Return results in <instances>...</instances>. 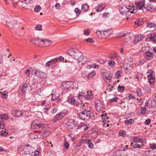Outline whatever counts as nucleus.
<instances>
[{"label": "nucleus", "instance_id": "1", "mask_svg": "<svg viewBox=\"0 0 156 156\" xmlns=\"http://www.w3.org/2000/svg\"><path fill=\"white\" fill-rule=\"evenodd\" d=\"M67 54L70 55L73 58L78 60L79 57L81 56V53L77 49H72L68 51Z\"/></svg>", "mask_w": 156, "mask_h": 156}, {"label": "nucleus", "instance_id": "2", "mask_svg": "<svg viewBox=\"0 0 156 156\" xmlns=\"http://www.w3.org/2000/svg\"><path fill=\"white\" fill-rule=\"evenodd\" d=\"M31 128L33 129H37L38 131L42 130L44 127V125L41 124L38 120H35L32 122L31 125Z\"/></svg>", "mask_w": 156, "mask_h": 156}, {"label": "nucleus", "instance_id": "3", "mask_svg": "<svg viewBox=\"0 0 156 156\" xmlns=\"http://www.w3.org/2000/svg\"><path fill=\"white\" fill-rule=\"evenodd\" d=\"M79 116L83 120L88 119L91 116V112L89 110H84L79 113Z\"/></svg>", "mask_w": 156, "mask_h": 156}, {"label": "nucleus", "instance_id": "4", "mask_svg": "<svg viewBox=\"0 0 156 156\" xmlns=\"http://www.w3.org/2000/svg\"><path fill=\"white\" fill-rule=\"evenodd\" d=\"M105 82H110L112 79L113 74L110 72H103L101 74Z\"/></svg>", "mask_w": 156, "mask_h": 156}, {"label": "nucleus", "instance_id": "5", "mask_svg": "<svg viewBox=\"0 0 156 156\" xmlns=\"http://www.w3.org/2000/svg\"><path fill=\"white\" fill-rule=\"evenodd\" d=\"M33 74L39 78H45L46 77V74L45 73L42 72L38 70H33Z\"/></svg>", "mask_w": 156, "mask_h": 156}, {"label": "nucleus", "instance_id": "6", "mask_svg": "<svg viewBox=\"0 0 156 156\" xmlns=\"http://www.w3.org/2000/svg\"><path fill=\"white\" fill-rule=\"evenodd\" d=\"M42 130H43L42 133L41 134H39L37 135V137L40 139H42L48 136L50 134L51 132L50 131L47 130L45 128V127H44V128Z\"/></svg>", "mask_w": 156, "mask_h": 156}, {"label": "nucleus", "instance_id": "7", "mask_svg": "<svg viewBox=\"0 0 156 156\" xmlns=\"http://www.w3.org/2000/svg\"><path fill=\"white\" fill-rule=\"evenodd\" d=\"M154 72L152 71H150V74L147 76V78L149 80V83L151 84H152L155 81V77Z\"/></svg>", "mask_w": 156, "mask_h": 156}, {"label": "nucleus", "instance_id": "8", "mask_svg": "<svg viewBox=\"0 0 156 156\" xmlns=\"http://www.w3.org/2000/svg\"><path fill=\"white\" fill-rule=\"evenodd\" d=\"M71 83V82L69 81L63 82L61 85V87L63 90H67L70 88Z\"/></svg>", "mask_w": 156, "mask_h": 156}, {"label": "nucleus", "instance_id": "9", "mask_svg": "<svg viewBox=\"0 0 156 156\" xmlns=\"http://www.w3.org/2000/svg\"><path fill=\"white\" fill-rule=\"evenodd\" d=\"M128 154L127 152H123L122 151L117 150L114 153V156H128Z\"/></svg>", "mask_w": 156, "mask_h": 156}, {"label": "nucleus", "instance_id": "10", "mask_svg": "<svg viewBox=\"0 0 156 156\" xmlns=\"http://www.w3.org/2000/svg\"><path fill=\"white\" fill-rule=\"evenodd\" d=\"M66 112H61L57 114L54 117V121L56 120H58L63 118L66 114Z\"/></svg>", "mask_w": 156, "mask_h": 156}, {"label": "nucleus", "instance_id": "11", "mask_svg": "<svg viewBox=\"0 0 156 156\" xmlns=\"http://www.w3.org/2000/svg\"><path fill=\"white\" fill-rule=\"evenodd\" d=\"M144 37L143 35H139L136 36L134 41V43L135 44H137L140 41L143 40Z\"/></svg>", "mask_w": 156, "mask_h": 156}, {"label": "nucleus", "instance_id": "12", "mask_svg": "<svg viewBox=\"0 0 156 156\" xmlns=\"http://www.w3.org/2000/svg\"><path fill=\"white\" fill-rule=\"evenodd\" d=\"M95 106L97 110L100 111L103 108V105L101 101L99 100H96L95 101Z\"/></svg>", "mask_w": 156, "mask_h": 156}, {"label": "nucleus", "instance_id": "13", "mask_svg": "<svg viewBox=\"0 0 156 156\" xmlns=\"http://www.w3.org/2000/svg\"><path fill=\"white\" fill-rule=\"evenodd\" d=\"M135 4L137 7V8L140 10H143L144 9V3L143 1H140L137 3L136 2Z\"/></svg>", "mask_w": 156, "mask_h": 156}, {"label": "nucleus", "instance_id": "14", "mask_svg": "<svg viewBox=\"0 0 156 156\" xmlns=\"http://www.w3.org/2000/svg\"><path fill=\"white\" fill-rule=\"evenodd\" d=\"M96 34L98 36L102 38H105V36L104 30H98L96 32Z\"/></svg>", "mask_w": 156, "mask_h": 156}, {"label": "nucleus", "instance_id": "15", "mask_svg": "<svg viewBox=\"0 0 156 156\" xmlns=\"http://www.w3.org/2000/svg\"><path fill=\"white\" fill-rule=\"evenodd\" d=\"M105 37H107L110 36L112 33L113 30L112 29H109L104 30Z\"/></svg>", "mask_w": 156, "mask_h": 156}, {"label": "nucleus", "instance_id": "16", "mask_svg": "<svg viewBox=\"0 0 156 156\" xmlns=\"http://www.w3.org/2000/svg\"><path fill=\"white\" fill-rule=\"evenodd\" d=\"M126 8L131 13H135L137 11V9H134V7L133 5L127 6Z\"/></svg>", "mask_w": 156, "mask_h": 156}, {"label": "nucleus", "instance_id": "17", "mask_svg": "<svg viewBox=\"0 0 156 156\" xmlns=\"http://www.w3.org/2000/svg\"><path fill=\"white\" fill-rule=\"evenodd\" d=\"M148 38L154 42L156 43V34H152L149 35Z\"/></svg>", "mask_w": 156, "mask_h": 156}, {"label": "nucleus", "instance_id": "18", "mask_svg": "<svg viewBox=\"0 0 156 156\" xmlns=\"http://www.w3.org/2000/svg\"><path fill=\"white\" fill-rule=\"evenodd\" d=\"M93 98L92 94L91 91H87V94L86 96H85L84 99L86 100L89 99H91Z\"/></svg>", "mask_w": 156, "mask_h": 156}, {"label": "nucleus", "instance_id": "19", "mask_svg": "<svg viewBox=\"0 0 156 156\" xmlns=\"http://www.w3.org/2000/svg\"><path fill=\"white\" fill-rule=\"evenodd\" d=\"M145 57L147 59H151L153 57V55L150 51H146L144 53Z\"/></svg>", "mask_w": 156, "mask_h": 156}, {"label": "nucleus", "instance_id": "20", "mask_svg": "<svg viewBox=\"0 0 156 156\" xmlns=\"http://www.w3.org/2000/svg\"><path fill=\"white\" fill-rule=\"evenodd\" d=\"M30 86L28 83H24L23 84L21 90L23 93H25L26 90L29 89Z\"/></svg>", "mask_w": 156, "mask_h": 156}, {"label": "nucleus", "instance_id": "21", "mask_svg": "<svg viewBox=\"0 0 156 156\" xmlns=\"http://www.w3.org/2000/svg\"><path fill=\"white\" fill-rule=\"evenodd\" d=\"M156 102L153 100V101L151 100L148 101L147 103V105L150 108H151L154 106L155 105Z\"/></svg>", "mask_w": 156, "mask_h": 156}, {"label": "nucleus", "instance_id": "22", "mask_svg": "<svg viewBox=\"0 0 156 156\" xmlns=\"http://www.w3.org/2000/svg\"><path fill=\"white\" fill-rule=\"evenodd\" d=\"M89 9V5L87 4H83L81 7V10L83 12H86Z\"/></svg>", "mask_w": 156, "mask_h": 156}, {"label": "nucleus", "instance_id": "23", "mask_svg": "<svg viewBox=\"0 0 156 156\" xmlns=\"http://www.w3.org/2000/svg\"><path fill=\"white\" fill-rule=\"evenodd\" d=\"M122 73V70H119L117 71L115 74V78L116 79L120 78L121 77V74Z\"/></svg>", "mask_w": 156, "mask_h": 156}, {"label": "nucleus", "instance_id": "24", "mask_svg": "<svg viewBox=\"0 0 156 156\" xmlns=\"http://www.w3.org/2000/svg\"><path fill=\"white\" fill-rule=\"evenodd\" d=\"M130 144L134 149L140 148V145L136 143H131Z\"/></svg>", "mask_w": 156, "mask_h": 156}, {"label": "nucleus", "instance_id": "25", "mask_svg": "<svg viewBox=\"0 0 156 156\" xmlns=\"http://www.w3.org/2000/svg\"><path fill=\"white\" fill-rule=\"evenodd\" d=\"M121 35L122 37H127L124 40V41L125 42H127L130 41V37H129V36H128V34H127V33H124L122 34Z\"/></svg>", "mask_w": 156, "mask_h": 156}, {"label": "nucleus", "instance_id": "26", "mask_svg": "<svg viewBox=\"0 0 156 156\" xmlns=\"http://www.w3.org/2000/svg\"><path fill=\"white\" fill-rule=\"evenodd\" d=\"M67 102L72 105H74L76 102V100L73 98H69L67 100Z\"/></svg>", "mask_w": 156, "mask_h": 156}, {"label": "nucleus", "instance_id": "27", "mask_svg": "<svg viewBox=\"0 0 156 156\" xmlns=\"http://www.w3.org/2000/svg\"><path fill=\"white\" fill-rule=\"evenodd\" d=\"M40 38H36L30 40V41L32 44H36L37 43H39Z\"/></svg>", "mask_w": 156, "mask_h": 156}, {"label": "nucleus", "instance_id": "28", "mask_svg": "<svg viewBox=\"0 0 156 156\" xmlns=\"http://www.w3.org/2000/svg\"><path fill=\"white\" fill-rule=\"evenodd\" d=\"M153 6L150 4L145 5L144 7V9H146L148 11H151L153 9Z\"/></svg>", "mask_w": 156, "mask_h": 156}, {"label": "nucleus", "instance_id": "29", "mask_svg": "<svg viewBox=\"0 0 156 156\" xmlns=\"http://www.w3.org/2000/svg\"><path fill=\"white\" fill-rule=\"evenodd\" d=\"M0 118L2 120H6L8 119V115L6 114H2L0 115Z\"/></svg>", "mask_w": 156, "mask_h": 156}, {"label": "nucleus", "instance_id": "30", "mask_svg": "<svg viewBox=\"0 0 156 156\" xmlns=\"http://www.w3.org/2000/svg\"><path fill=\"white\" fill-rule=\"evenodd\" d=\"M15 113V116L17 117H21L22 115V113L20 111H14Z\"/></svg>", "mask_w": 156, "mask_h": 156}, {"label": "nucleus", "instance_id": "31", "mask_svg": "<svg viewBox=\"0 0 156 156\" xmlns=\"http://www.w3.org/2000/svg\"><path fill=\"white\" fill-rule=\"evenodd\" d=\"M104 9V8L101 5H99L96 7V10L97 12H101Z\"/></svg>", "mask_w": 156, "mask_h": 156}, {"label": "nucleus", "instance_id": "32", "mask_svg": "<svg viewBox=\"0 0 156 156\" xmlns=\"http://www.w3.org/2000/svg\"><path fill=\"white\" fill-rule=\"evenodd\" d=\"M78 60V61L79 62L84 61V62L86 61V58L85 57L82 55V53H81V56L79 57V58Z\"/></svg>", "mask_w": 156, "mask_h": 156}, {"label": "nucleus", "instance_id": "33", "mask_svg": "<svg viewBox=\"0 0 156 156\" xmlns=\"http://www.w3.org/2000/svg\"><path fill=\"white\" fill-rule=\"evenodd\" d=\"M79 127H80V129L83 131L87 130L88 129V126L86 125L83 124H82L79 126Z\"/></svg>", "mask_w": 156, "mask_h": 156}, {"label": "nucleus", "instance_id": "34", "mask_svg": "<svg viewBox=\"0 0 156 156\" xmlns=\"http://www.w3.org/2000/svg\"><path fill=\"white\" fill-rule=\"evenodd\" d=\"M133 140L135 143H141L142 142V139H140L137 137H135L133 138Z\"/></svg>", "mask_w": 156, "mask_h": 156}, {"label": "nucleus", "instance_id": "35", "mask_svg": "<svg viewBox=\"0 0 156 156\" xmlns=\"http://www.w3.org/2000/svg\"><path fill=\"white\" fill-rule=\"evenodd\" d=\"M31 149L32 147H31L30 148H27L25 151V154H29L31 153H32V151Z\"/></svg>", "mask_w": 156, "mask_h": 156}, {"label": "nucleus", "instance_id": "36", "mask_svg": "<svg viewBox=\"0 0 156 156\" xmlns=\"http://www.w3.org/2000/svg\"><path fill=\"white\" fill-rule=\"evenodd\" d=\"M132 67L131 64H125L124 66V68L126 70L131 69Z\"/></svg>", "mask_w": 156, "mask_h": 156}, {"label": "nucleus", "instance_id": "37", "mask_svg": "<svg viewBox=\"0 0 156 156\" xmlns=\"http://www.w3.org/2000/svg\"><path fill=\"white\" fill-rule=\"evenodd\" d=\"M135 23L138 26H140L143 23V22L141 19H139L137 21H135Z\"/></svg>", "mask_w": 156, "mask_h": 156}, {"label": "nucleus", "instance_id": "38", "mask_svg": "<svg viewBox=\"0 0 156 156\" xmlns=\"http://www.w3.org/2000/svg\"><path fill=\"white\" fill-rule=\"evenodd\" d=\"M146 108L145 107H141L140 110L141 115H144L146 112Z\"/></svg>", "mask_w": 156, "mask_h": 156}, {"label": "nucleus", "instance_id": "39", "mask_svg": "<svg viewBox=\"0 0 156 156\" xmlns=\"http://www.w3.org/2000/svg\"><path fill=\"white\" fill-rule=\"evenodd\" d=\"M83 32L85 35L88 36L90 34V30L89 29L87 28L85 29L84 30Z\"/></svg>", "mask_w": 156, "mask_h": 156}, {"label": "nucleus", "instance_id": "40", "mask_svg": "<svg viewBox=\"0 0 156 156\" xmlns=\"http://www.w3.org/2000/svg\"><path fill=\"white\" fill-rule=\"evenodd\" d=\"M126 98L127 100H130L131 99H133L134 100L136 99L135 96L134 95H132L130 94H128V96H127Z\"/></svg>", "mask_w": 156, "mask_h": 156}, {"label": "nucleus", "instance_id": "41", "mask_svg": "<svg viewBox=\"0 0 156 156\" xmlns=\"http://www.w3.org/2000/svg\"><path fill=\"white\" fill-rule=\"evenodd\" d=\"M148 49V47L147 46L143 47L141 49L140 51L144 54L146 51H147Z\"/></svg>", "mask_w": 156, "mask_h": 156}, {"label": "nucleus", "instance_id": "42", "mask_svg": "<svg viewBox=\"0 0 156 156\" xmlns=\"http://www.w3.org/2000/svg\"><path fill=\"white\" fill-rule=\"evenodd\" d=\"M134 122V120L132 119H130L129 120H125V123L126 124L128 125L129 124L133 123Z\"/></svg>", "mask_w": 156, "mask_h": 156}, {"label": "nucleus", "instance_id": "43", "mask_svg": "<svg viewBox=\"0 0 156 156\" xmlns=\"http://www.w3.org/2000/svg\"><path fill=\"white\" fill-rule=\"evenodd\" d=\"M69 143L66 141L65 140L63 144L64 147H65L66 149H67L69 148Z\"/></svg>", "mask_w": 156, "mask_h": 156}, {"label": "nucleus", "instance_id": "44", "mask_svg": "<svg viewBox=\"0 0 156 156\" xmlns=\"http://www.w3.org/2000/svg\"><path fill=\"white\" fill-rule=\"evenodd\" d=\"M39 45L40 47H42L44 45V40H43L42 39H40L39 41Z\"/></svg>", "mask_w": 156, "mask_h": 156}, {"label": "nucleus", "instance_id": "45", "mask_svg": "<svg viewBox=\"0 0 156 156\" xmlns=\"http://www.w3.org/2000/svg\"><path fill=\"white\" fill-rule=\"evenodd\" d=\"M51 41L48 40H44V46H48L51 44Z\"/></svg>", "mask_w": 156, "mask_h": 156}, {"label": "nucleus", "instance_id": "46", "mask_svg": "<svg viewBox=\"0 0 156 156\" xmlns=\"http://www.w3.org/2000/svg\"><path fill=\"white\" fill-rule=\"evenodd\" d=\"M108 64L109 66L112 67H114L115 66V62L113 61H109L108 62Z\"/></svg>", "mask_w": 156, "mask_h": 156}, {"label": "nucleus", "instance_id": "47", "mask_svg": "<svg viewBox=\"0 0 156 156\" xmlns=\"http://www.w3.org/2000/svg\"><path fill=\"white\" fill-rule=\"evenodd\" d=\"M96 74L95 72L92 71L89 73L87 76V78L89 79L90 78H92Z\"/></svg>", "mask_w": 156, "mask_h": 156}, {"label": "nucleus", "instance_id": "48", "mask_svg": "<svg viewBox=\"0 0 156 156\" xmlns=\"http://www.w3.org/2000/svg\"><path fill=\"white\" fill-rule=\"evenodd\" d=\"M84 94L83 93H80L79 94L78 96L80 100H82L84 98L85 96H84Z\"/></svg>", "mask_w": 156, "mask_h": 156}, {"label": "nucleus", "instance_id": "49", "mask_svg": "<svg viewBox=\"0 0 156 156\" xmlns=\"http://www.w3.org/2000/svg\"><path fill=\"white\" fill-rule=\"evenodd\" d=\"M57 62H62L64 60V58L62 56H60L58 58H55Z\"/></svg>", "mask_w": 156, "mask_h": 156}, {"label": "nucleus", "instance_id": "50", "mask_svg": "<svg viewBox=\"0 0 156 156\" xmlns=\"http://www.w3.org/2000/svg\"><path fill=\"white\" fill-rule=\"evenodd\" d=\"M124 89L125 88L124 87L122 86H119L118 87V90L120 92H122L124 90Z\"/></svg>", "mask_w": 156, "mask_h": 156}, {"label": "nucleus", "instance_id": "51", "mask_svg": "<svg viewBox=\"0 0 156 156\" xmlns=\"http://www.w3.org/2000/svg\"><path fill=\"white\" fill-rule=\"evenodd\" d=\"M136 92L137 95L139 97H140L141 96L142 93L141 90L139 88L137 89L136 90Z\"/></svg>", "mask_w": 156, "mask_h": 156}, {"label": "nucleus", "instance_id": "52", "mask_svg": "<svg viewBox=\"0 0 156 156\" xmlns=\"http://www.w3.org/2000/svg\"><path fill=\"white\" fill-rule=\"evenodd\" d=\"M125 132L123 130H120L119 132V135L123 137L125 136Z\"/></svg>", "mask_w": 156, "mask_h": 156}, {"label": "nucleus", "instance_id": "53", "mask_svg": "<svg viewBox=\"0 0 156 156\" xmlns=\"http://www.w3.org/2000/svg\"><path fill=\"white\" fill-rule=\"evenodd\" d=\"M52 96V98H51V100L52 101H54L55 100H56L58 98L59 96H56L55 94H51Z\"/></svg>", "mask_w": 156, "mask_h": 156}, {"label": "nucleus", "instance_id": "54", "mask_svg": "<svg viewBox=\"0 0 156 156\" xmlns=\"http://www.w3.org/2000/svg\"><path fill=\"white\" fill-rule=\"evenodd\" d=\"M41 9V6L38 5L36 6L34 8V11L35 12H37L40 11Z\"/></svg>", "mask_w": 156, "mask_h": 156}, {"label": "nucleus", "instance_id": "55", "mask_svg": "<svg viewBox=\"0 0 156 156\" xmlns=\"http://www.w3.org/2000/svg\"><path fill=\"white\" fill-rule=\"evenodd\" d=\"M85 41L87 42H89L90 43H92L94 42V41H93V39L92 38H90L85 39Z\"/></svg>", "mask_w": 156, "mask_h": 156}, {"label": "nucleus", "instance_id": "56", "mask_svg": "<svg viewBox=\"0 0 156 156\" xmlns=\"http://www.w3.org/2000/svg\"><path fill=\"white\" fill-rule=\"evenodd\" d=\"M155 24L152 23H148L147 24V26L150 28L153 27L155 26Z\"/></svg>", "mask_w": 156, "mask_h": 156}, {"label": "nucleus", "instance_id": "57", "mask_svg": "<svg viewBox=\"0 0 156 156\" xmlns=\"http://www.w3.org/2000/svg\"><path fill=\"white\" fill-rule=\"evenodd\" d=\"M42 88H39L37 90V94L40 95H41L43 94V93H42Z\"/></svg>", "mask_w": 156, "mask_h": 156}, {"label": "nucleus", "instance_id": "58", "mask_svg": "<svg viewBox=\"0 0 156 156\" xmlns=\"http://www.w3.org/2000/svg\"><path fill=\"white\" fill-rule=\"evenodd\" d=\"M41 27V25L40 24H39L35 27V29L36 30H42Z\"/></svg>", "mask_w": 156, "mask_h": 156}, {"label": "nucleus", "instance_id": "59", "mask_svg": "<svg viewBox=\"0 0 156 156\" xmlns=\"http://www.w3.org/2000/svg\"><path fill=\"white\" fill-rule=\"evenodd\" d=\"M119 12L122 15H125V12L124 10V8L123 7L119 9Z\"/></svg>", "mask_w": 156, "mask_h": 156}, {"label": "nucleus", "instance_id": "60", "mask_svg": "<svg viewBox=\"0 0 156 156\" xmlns=\"http://www.w3.org/2000/svg\"><path fill=\"white\" fill-rule=\"evenodd\" d=\"M74 11H75V13L77 14H78V15H79L80 13L81 12L80 10V9L77 8H76L75 9Z\"/></svg>", "mask_w": 156, "mask_h": 156}, {"label": "nucleus", "instance_id": "61", "mask_svg": "<svg viewBox=\"0 0 156 156\" xmlns=\"http://www.w3.org/2000/svg\"><path fill=\"white\" fill-rule=\"evenodd\" d=\"M88 146L91 149L93 148L94 147L93 144L92 143H90L89 140H88Z\"/></svg>", "mask_w": 156, "mask_h": 156}, {"label": "nucleus", "instance_id": "62", "mask_svg": "<svg viewBox=\"0 0 156 156\" xmlns=\"http://www.w3.org/2000/svg\"><path fill=\"white\" fill-rule=\"evenodd\" d=\"M50 61L51 62L52 65H53L54 64H56V63L57 62V61L56 60L55 58L51 60Z\"/></svg>", "mask_w": 156, "mask_h": 156}, {"label": "nucleus", "instance_id": "63", "mask_svg": "<svg viewBox=\"0 0 156 156\" xmlns=\"http://www.w3.org/2000/svg\"><path fill=\"white\" fill-rule=\"evenodd\" d=\"M8 133L6 132V130H2L1 131V135L2 136H5L7 135Z\"/></svg>", "mask_w": 156, "mask_h": 156}, {"label": "nucleus", "instance_id": "64", "mask_svg": "<svg viewBox=\"0 0 156 156\" xmlns=\"http://www.w3.org/2000/svg\"><path fill=\"white\" fill-rule=\"evenodd\" d=\"M118 100V98L116 97H113L112 99H110V101L111 102H113L114 101L116 102Z\"/></svg>", "mask_w": 156, "mask_h": 156}]
</instances>
